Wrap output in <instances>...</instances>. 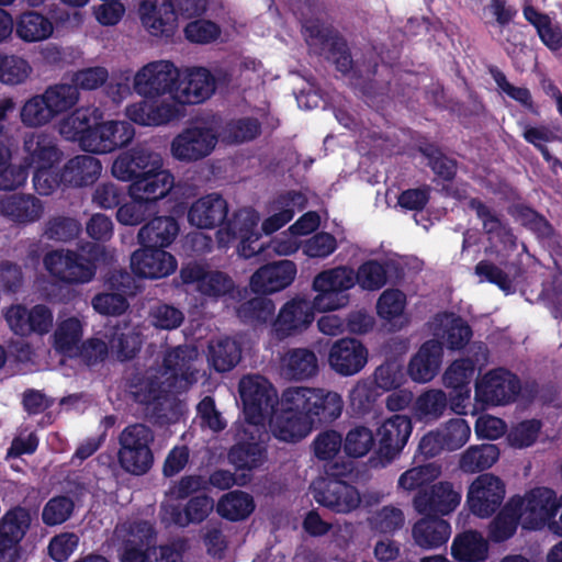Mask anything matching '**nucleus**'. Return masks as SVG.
<instances>
[{
  "instance_id": "nucleus-1",
  "label": "nucleus",
  "mask_w": 562,
  "mask_h": 562,
  "mask_svg": "<svg viewBox=\"0 0 562 562\" xmlns=\"http://www.w3.org/2000/svg\"><path fill=\"white\" fill-rule=\"evenodd\" d=\"M307 199L301 192L280 194L265 204L263 217L254 207H241L216 232L221 247H228L238 239L237 254L243 258H252L266 249L278 256H290L302 248L300 237L289 227L271 238L267 245L260 239L262 235H272L284 227L297 211L306 206Z\"/></svg>"
},
{
  "instance_id": "nucleus-2",
  "label": "nucleus",
  "mask_w": 562,
  "mask_h": 562,
  "mask_svg": "<svg viewBox=\"0 0 562 562\" xmlns=\"http://www.w3.org/2000/svg\"><path fill=\"white\" fill-rule=\"evenodd\" d=\"M59 134L77 142L88 153L109 154L126 147L135 137V128L127 121L102 120L99 109L79 108L58 124Z\"/></svg>"
},
{
  "instance_id": "nucleus-3",
  "label": "nucleus",
  "mask_w": 562,
  "mask_h": 562,
  "mask_svg": "<svg viewBox=\"0 0 562 562\" xmlns=\"http://www.w3.org/2000/svg\"><path fill=\"white\" fill-rule=\"evenodd\" d=\"M198 356V350L190 346L178 347L168 352L164 359L162 372L159 375L149 373L146 380L134 386L133 394L136 400L147 403L162 394L186 390L196 372L194 362Z\"/></svg>"
},
{
  "instance_id": "nucleus-4",
  "label": "nucleus",
  "mask_w": 562,
  "mask_h": 562,
  "mask_svg": "<svg viewBox=\"0 0 562 562\" xmlns=\"http://www.w3.org/2000/svg\"><path fill=\"white\" fill-rule=\"evenodd\" d=\"M522 529L541 531L548 529L562 536V494L546 486H537L509 499Z\"/></svg>"
},
{
  "instance_id": "nucleus-5",
  "label": "nucleus",
  "mask_w": 562,
  "mask_h": 562,
  "mask_svg": "<svg viewBox=\"0 0 562 562\" xmlns=\"http://www.w3.org/2000/svg\"><path fill=\"white\" fill-rule=\"evenodd\" d=\"M114 537L121 541V562H183L171 546L155 547L156 535L148 521L133 520L119 525Z\"/></svg>"
},
{
  "instance_id": "nucleus-6",
  "label": "nucleus",
  "mask_w": 562,
  "mask_h": 562,
  "mask_svg": "<svg viewBox=\"0 0 562 562\" xmlns=\"http://www.w3.org/2000/svg\"><path fill=\"white\" fill-rule=\"evenodd\" d=\"M23 162L34 170L33 184L37 193L48 195L63 181L56 172V166L63 159V153L54 138L43 133H29L23 140Z\"/></svg>"
},
{
  "instance_id": "nucleus-7",
  "label": "nucleus",
  "mask_w": 562,
  "mask_h": 562,
  "mask_svg": "<svg viewBox=\"0 0 562 562\" xmlns=\"http://www.w3.org/2000/svg\"><path fill=\"white\" fill-rule=\"evenodd\" d=\"M175 186L170 172H158L151 178L133 181L127 189L130 202L122 204L116 212V220L125 226L140 224L159 200L166 198Z\"/></svg>"
},
{
  "instance_id": "nucleus-8",
  "label": "nucleus",
  "mask_w": 562,
  "mask_h": 562,
  "mask_svg": "<svg viewBox=\"0 0 562 562\" xmlns=\"http://www.w3.org/2000/svg\"><path fill=\"white\" fill-rule=\"evenodd\" d=\"M114 258V251L101 246H92L89 258L70 250H56L47 254L44 265L55 278L67 283H86L93 279L100 265L109 263Z\"/></svg>"
},
{
  "instance_id": "nucleus-9",
  "label": "nucleus",
  "mask_w": 562,
  "mask_h": 562,
  "mask_svg": "<svg viewBox=\"0 0 562 562\" xmlns=\"http://www.w3.org/2000/svg\"><path fill=\"white\" fill-rule=\"evenodd\" d=\"M283 404L289 408H301L312 422L328 423L337 419L344 408V400L338 392L324 387L295 386L283 392Z\"/></svg>"
},
{
  "instance_id": "nucleus-10",
  "label": "nucleus",
  "mask_w": 562,
  "mask_h": 562,
  "mask_svg": "<svg viewBox=\"0 0 562 562\" xmlns=\"http://www.w3.org/2000/svg\"><path fill=\"white\" fill-rule=\"evenodd\" d=\"M154 432L143 424L126 427L120 436L119 462L128 473L143 475L154 463L150 445Z\"/></svg>"
},
{
  "instance_id": "nucleus-11",
  "label": "nucleus",
  "mask_w": 562,
  "mask_h": 562,
  "mask_svg": "<svg viewBox=\"0 0 562 562\" xmlns=\"http://www.w3.org/2000/svg\"><path fill=\"white\" fill-rule=\"evenodd\" d=\"M239 394L247 423L259 431L257 427L263 425L278 402L276 390L265 378L248 375L239 382Z\"/></svg>"
},
{
  "instance_id": "nucleus-12",
  "label": "nucleus",
  "mask_w": 562,
  "mask_h": 562,
  "mask_svg": "<svg viewBox=\"0 0 562 562\" xmlns=\"http://www.w3.org/2000/svg\"><path fill=\"white\" fill-rule=\"evenodd\" d=\"M217 142L214 124L194 125L183 130L171 142L170 151L180 161H195L210 155Z\"/></svg>"
},
{
  "instance_id": "nucleus-13",
  "label": "nucleus",
  "mask_w": 562,
  "mask_h": 562,
  "mask_svg": "<svg viewBox=\"0 0 562 562\" xmlns=\"http://www.w3.org/2000/svg\"><path fill=\"white\" fill-rule=\"evenodd\" d=\"M177 69L167 60H156L140 67L133 77V90L142 98H168L173 90Z\"/></svg>"
},
{
  "instance_id": "nucleus-14",
  "label": "nucleus",
  "mask_w": 562,
  "mask_h": 562,
  "mask_svg": "<svg viewBox=\"0 0 562 562\" xmlns=\"http://www.w3.org/2000/svg\"><path fill=\"white\" fill-rule=\"evenodd\" d=\"M125 116L133 123L146 126H166L184 116L179 104H172L168 98H144L125 108Z\"/></svg>"
},
{
  "instance_id": "nucleus-15",
  "label": "nucleus",
  "mask_w": 562,
  "mask_h": 562,
  "mask_svg": "<svg viewBox=\"0 0 562 562\" xmlns=\"http://www.w3.org/2000/svg\"><path fill=\"white\" fill-rule=\"evenodd\" d=\"M105 338L108 341L99 338L90 339L83 346L86 357L98 360L111 352L119 360H126L134 357L140 347L138 333L127 325H124L123 328L112 329L111 334L105 335Z\"/></svg>"
},
{
  "instance_id": "nucleus-16",
  "label": "nucleus",
  "mask_w": 562,
  "mask_h": 562,
  "mask_svg": "<svg viewBox=\"0 0 562 562\" xmlns=\"http://www.w3.org/2000/svg\"><path fill=\"white\" fill-rule=\"evenodd\" d=\"M505 494V483L498 476L481 474L469 486L467 505L475 516L485 518L501 506Z\"/></svg>"
},
{
  "instance_id": "nucleus-17",
  "label": "nucleus",
  "mask_w": 562,
  "mask_h": 562,
  "mask_svg": "<svg viewBox=\"0 0 562 562\" xmlns=\"http://www.w3.org/2000/svg\"><path fill=\"white\" fill-rule=\"evenodd\" d=\"M269 427L272 436L284 442H297L307 437L312 430V422L301 408H289L283 404V395L270 412Z\"/></svg>"
},
{
  "instance_id": "nucleus-18",
  "label": "nucleus",
  "mask_w": 562,
  "mask_h": 562,
  "mask_svg": "<svg viewBox=\"0 0 562 562\" xmlns=\"http://www.w3.org/2000/svg\"><path fill=\"white\" fill-rule=\"evenodd\" d=\"M158 172H169L162 168L161 158L143 149H131L120 154L112 164V175L121 181H135L151 178Z\"/></svg>"
},
{
  "instance_id": "nucleus-19",
  "label": "nucleus",
  "mask_w": 562,
  "mask_h": 562,
  "mask_svg": "<svg viewBox=\"0 0 562 562\" xmlns=\"http://www.w3.org/2000/svg\"><path fill=\"white\" fill-rule=\"evenodd\" d=\"M519 382L510 372L497 369L482 375L475 383V401L485 405H504L514 401Z\"/></svg>"
},
{
  "instance_id": "nucleus-20",
  "label": "nucleus",
  "mask_w": 562,
  "mask_h": 562,
  "mask_svg": "<svg viewBox=\"0 0 562 562\" xmlns=\"http://www.w3.org/2000/svg\"><path fill=\"white\" fill-rule=\"evenodd\" d=\"M215 90L214 78L205 68H194L175 79L170 92L172 104H179L184 112V105L198 104L209 99Z\"/></svg>"
},
{
  "instance_id": "nucleus-21",
  "label": "nucleus",
  "mask_w": 562,
  "mask_h": 562,
  "mask_svg": "<svg viewBox=\"0 0 562 562\" xmlns=\"http://www.w3.org/2000/svg\"><path fill=\"white\" fill-rule=\"evenodd\" d=\"M368 349L355 338L336 340L328 350L327 363L340 376L359 373L368 362Z\"/></svg>"
},
{
  "instance_id": "nucleus-22",
  "label": "nucleus",
  "mask_w": 562,
  "mask_h": 562,
  "mask_svg": "<svg viewBox=\"0 0 562 562\" xmlns=\"http://www.w3.org/2000/svg\"><path fill=\"white\" fill-rule=\"evenodd\" d=\"M314 321L311 302L295 297L286 302L272 324L271 335L281 340L307 329Z\"/></svg>"
},
{
  "instance_id": "nucleus-23",
  "label": "nucleus",
  "mask_w": 562,
  "mask_h": 562,
  "mask_svg": "<svg viewBox=\"0 0 562 562\" xmlns=\"http://www.w3.org/2000/svg\"><path fill=\"white\" fill-rule=\"evenodd\" d=\"M144 246L131 256V269L135 276L161 279L177 270L178 263L173 255L160 248Z\"/></svg>"
},
{
  "instance_id": "nucleus-24",
  "label": "nucleus",
  "mask_w": 562,
  "mask_h": 562,
  "mask_svg": "<svg viewBox=\"0 0 562 562\" xmlns=\"http://www.w3.org/2000/svg\"><path fill=\"white\" fill-rule=\"evenodd\" d=\"M138 15L144 29L153 36H170L178 21L176 5L171 0H143Z\"/></svg>"
},
{
  "instance_id": "nucleus-25",
  "label": "nucleus",
  "mask_w": 562,
  "mask_h": 562,
  "mask_svg": "<svg viewBox=\"0 0 562 562\" xmlns=\"http://www.w3.org/2000/svg\"><path fill=\"white\" fill-rule=\"evenodd\" d=\"M10 329L21 336L35 333L47 334L53 326V313L44 305H36L26 310L22 305H12L3 313Z\"/></svg>"
},
{
  "instance_id": "nucleus-26",
  "label": "nucleus",
  "mask_w": 562,
  "mask_h": 562,
  "mask_svg": "<svg viewBox=\"0 0 562 562\" xmlns=\"http://www.w3.org/2000/svg\"><path fill=\"white\" fill-rule=\"evenodd\" d=\"M32 515L23 507H14L0 519V562H13L16 546L31 527Z\"/></svg>"
},
{
  "instance_id": "nucleus-27",
  "label": "nucleus",
  "mask_w": 562,
  "mask_h": 562,
  "mask_svg": "<svg viewBox=\"0 0 562 562\" xmlns=\"http://www.w3.org/2000/svg\"><path fill=\"white\" fill-rule=\"evenodd\" d=\"M297 268L291 260H280L260 267L250 278L255 293L271 294L288 288L296 278Z\"/></svg>"
},
{
  "instance_id": "nucleus-28",
  "label": "nucleus",
  "mask_w": 562,
  "mask_h": 562,
  "mask_svg": "<svg viewBox=\"0 0 562 562\" xmlns=\"http://www.w3.org/2000/svg\"><path fill=\"white\" fill-rule=\"evenodd\" d=\"M214 502L209 496L192 497L183 507L178 503H162L161 520L166 525L187 527L200 524L212 513Z\"/></svg>"
},
{
  "instance_id": "nucleus-29",
  "label": "nucleus",
  "mask_w": 562,
  "mask_h": 562,
  "mask_svg": "<svg viewBox=\"0 0 562 562\" xmlns=\"http://www.w3.org/2000/svg\"><path fill=\"white\" fill-rule=\"evenodd\" d=\"M314 490L316 502L336 513H350L361 501L355 487L337 480L318 482Z\"/></svg>"
},
{
  "instance_id": "nucleus-30",
  "label": "nucleus",
  "mask_w": 562,
  "mask_h": 562,
  "mask_svg": "<svg viewBox=\"0 0 562 562\" xmlns=\"http://www.w3.org/2000/svg\"><path fill=\"white\" fill-rule=\"evenodd\" d=\"M228 214V204L217 193L206 194L194 201L188 211V221L192 226L212 229L222 225Z\"/></svg>"
},
{
  "instance_id": "nucleus-31",
  "label": "nucleus",
  "mask_w": 562,
  "mask_h": 562,
  "mask_svg": "<svg viewBox=\"0 0 562 562\" xmlns=\"http://www.w3.org/2000/svg\"><path fill=\"white\" fill-rule=\"evenodd\" d=\"M461 501V492L452 484L440 482L429 492L419 493L414 498V507L420 514L447 515L454 510Z\"/></svg>"
},
{
  "instance_id": "nucleus-32",
  "label": "nucleus",
  "mask_w": 562,
  "mask_h": 562,
  "mask_svg": "<svg viewBox=\"0 0 562 562\" xmlns=\"http://www.w3.org/2000/svg\"><path fill=\"white\" fill-rule=\"evenodd\" d=\"M184 283L196 284V289L205 296L218 297L233 289L232 280L222 272L205 271L200 265H187L181 270Z\"/></svg>"
},
{
  "instance_id": "nucleus-33",
  "label": "nucleus",
  "mask_w": 562,
  "mask_h": 562,
  "mask_svg": "<svg viewBox=\"0 0 562 562\" xmlns=\"http://www.w3.org/2000/svg\"><path fill=\"white\" fill-rule=\"evenodd\" d=\"M412 429V422L405 415H393L384 419L376 430L381 450L390 456L398 453L407 443Z\"/></svg>"
},
{
  "instance_id": "nucleus-34",
  "label": "nucleus",
  "mask_w": 562,
  "mask_h": 562,
  "mask_svg": "<svg viewBox=\"0 0 562 562\" xmlns=\"http://www.w3.org/2000/svg\"><path fill=\"white\" fill-rule=\"evenodd\" d=\"M475 373V366L469 359L454 361L443 374V384L456 392L457 400H452L451 407L462 414L464 409L463 402L470 397L469 383Z\"/></svg>"
},
{
  "instance_id": "nucleus-35",
  "label": "nucleus",
  "mask_w": 562,
  "mask_h": 562,
  "mask_svg": "<svg viewBox=\"0 0 562 562\" xmlns=\"http://www.w3.org/2000/svg\"><path fill=\"white\" fill-rule=\"evenodd\" d=\"M442 358V346L437 340L426 341L412 359L408 373L420 383L428 382L438 373Z\"/></svg>"
},
{
  "instance_id": "nucleus-36",
  "label": "nucleus",
  "mask_w": 562,
  "mask_h": 562,
  "mask_svg": "<svg viewBox=\"0 0 562 562\" xmlns=\"http://www.w3.org/2000/svg\"><path fill=\"white\" fill-rule=\"evenodd\" d=\"M179 234V225L171 216H157L138 231L137 238L142 245L165 248L173 243Z\"/></svg>"
},
{
  "instance_id": "nucleus-37",
  "label": "nucleus",
  "mask_w": 562,
  "mask_h": 562,
  "mask_svg": "<svg viewBox=\"0 0 562 562\" xmlns=\"http://www.w3.org/2000/svg\"><path fill=\"white\" fill-rule=\"evenodd\" d=\"M83 322L76 316L59 318L53 335L55 349L66 356L74 357L81 351Z\"/></svg>"
},
{
  "instance_id": "nucleus-38",
  "label": "nucleus",
  "mask_w": 562,
  "mask_h": 562,
  "mask_svg": "<svg viewBox=\"0 0 562 562\" xmlns=\"http://www.w3.org/2000/svg\"><path fill=\"white\" fill-rule=\"evenodd\" d=\"M16 36L25 43H37L49 38L54 32L52 21L35 11L18 15L14 22Z\"/></svg>"
},
{
  "instance_id": "nucleus-39",
  "label": "nucleus",
  "mask_w": 562,
  "mask_h": 562,
  "mask_svg": "<svg viewBox=\"0 0 562 562\" xmlns=\"http://www.w3.org/2000/svg\"><path fill=\"white\" fill-rule=\"evenodd\" d=\"M431 326L434 335L443 339L450 349L464 347L471 338L469 326L454 314L438 315Z\"/></svg>"
},
{
  "instance_id": "nucleus-40",
  "label": "nucleus",
  "mask_w": 562,
  "mask_h": 562,
  "mask_svg": "<svg viewBox=\"0 0 562 562\" xmlns=\"http://www.w3.org/2000/svg\"><path fill=\"white\" fill-rule=\"evenodd\" d=\"M101 170L102 166L98 158L81 155L67 162L61 179L67 184L82 187L93 183L101 175Z\"/></svg>"
},
{
  "instance_id": "nucleus-41",
  "label": "nucleus",
  "mask_w": 562,
  "mask_h": 562,
  "mask_svg": "<svg viewBox=\"0 0 562 562\" xmlns=\"http://www.w3.org/2000/svg\"><path fill=\"white\" fill-rule=\"evenodd\" d=\"M413 539L423 549H435L445 544L451 535L450 525L438 518H424L413 527Z\"/></svg>"
},
{
  "instance_id": "nucleus-42",
  "label": "nucleus",
  "mask_w": 562,
  "mask_h": 562,
  "mask_svg": "<svg viewBox=\"0 0 562 562\" xmlns=\"http://www.w3.org/2000/svg\"><path fill=\"white\" fill-rule=\"evenodd\" d=\"M281 368L284 374L291 379H308L317 374L318 360L312 350L294 348L284 353L281 359Z\"/></svg>"
},
{
  "instance_id": "nucleus-43",
  "label": "nucleus",
  "mask_w": 562,
  "mask_h": 562,
  "mask_svg": "<svg viewBox=\"0 0 562 562\" xmlns=\"http://www.w3.org/2000/svg\"><path fill=\"white\" fill-rule=\"evenodd\" d=\"M406 304L407 299L404 292L397 289H387L376 301V313L390 325L403 327L408 323Z\"/></svg>"
},
{
  "instance_id": "nucleus-44",
  "label": "nucleus",
  "mask_w": 562,
  "mask_h": 562,
  "mask_svg": "<svg viewBox=\"0 0 562 562\" xmlns=\"http://www.w3.org/2000/svg\"><path fill=\"white\" fill-rule=\"evenodd\" d=\"M42 212L40 201L30 195H10L0 201V213L16 223L34 222Z\"/></svg>"
},
{
  "instance_id": "nucleus-45",
  "label": "nucleus",
  "mask_w": 562,
  "mask_h": 562,
  "mask_svg": "<svg viewBox=\"0 0 562 562\" xmlns=\"http://www.w3.org/2000/svg\"><path fill=\"white\" fill-rule=\"evenodd\" d=\"M488 543L476 531H468L457 536L451 546V554L462 562H481L487 558Z\"/></svg>"
},
{
  "instance_id": "nucleus-46",
  "label": "nucleus",
  "mask_w": 562,
  "mask_h": 562,
  "mask_svg": "<svg viewBox=\"0 0 562 562\" xmlns=\"http://www.w3.org/2000/svg\"><path fill=\"white\" fill-rule=\"evenodd\" d=\"M255 502L251 495L233 491L223 495L216 505L217 514L229 521L247 519L255 510Z\"/></svg>"
},
{
  "instance_id": "nucleus-47",
  "label": "nucleus",
  "mask_w": 562,
  "mask_h": 562,
  "mask_svg": "<svg viewBox=\"0 0 562 562\" xmlns=\"http://www.w3.org/2000/svg\"><path fill=\"white\" fill-rule=\"evenodd\" d=\"M499 458L495 445H475L463 451L459 459V468L465 473H475L490 469Z\"/></svg>"
},
{
  "instance_id": "nucleus-48",
  "label": "nucleus",
  "mask_w": 562,
  "mask_h": 562,
  "mask_svg": "<svg viewBox=\"0 0 562 562\" xmlns=\"http://www.w3.org/2000/svg\"><path fill=\"white\" fill-rule=\"evenodd\" d=\"M33 74L31 63L19 55H0V82L5 86L25 83Z\"/></svg>"
},
{
  "instance_id": "nucleus-49",
  "label": "nucleus",
  "mask_w": 562,
  "mask_h": 562,
  "mask_svg": "<svg viewBox=\"0 0 562 562\" xmlns=\"http://www.w3.org/2000/svg\"><path fill=\"white\" fill-rule=\"evenodd\" d=\"M524 15L536 27L540 40L549 49L558 50L562 47V31L557 22L531 7L524 10Z\"/></svg>"
},
{
  "instance_id": "nucleus-50",
  "label": "nucleus",
  "mask_w": 562,
  "mask_h": 562,
  "mask_svg": "<svg viewBox=\"0 0 562 562\" xmlns=\"http://www.w3.org/2000/svg\"><path fill=\"white\" fill-rule=\"evenodd\" d=\"M209 359L217 371H229L240 360V348L234 339H217L210 345Z\"/></svg>"
},
{
  "instance_id": "nucleus-51",
  "label": "nucleus",
  "mask_w": 562,
  "mask_h": 562,
  "mask_svg": "<svg viewBox=\"0 0 562 562\" xmlns=\"http://www.w3.org/2000/svg\"><path fill=\"white\" fill-rule=\"evenodd\" d=\"M42 94L54 117L67 112L79 101L77 87L67 83L50 86Z\"/></svg>"
},
{
  "instance_id": "nucleus-52",
  "label": "nucleus",
  "mask_w": 562,
  "mask_h": 562,
  "mask_svg": "<svg viewBox=\"0 0 562 562\" xmlns=\"http://www.w3.org/2000/svg\"><path fill=\"white\" fill-rule=\"evenodd\" d=\"M353 286L357 284L364 291H378L385 285L387 272L382 262L367 260L357 271L353 270Z\"/></svg>"
},
{
  "instance_id": "nucleus-53",
  "label": "nucleus",
  "mask_w": 562,
  "mask_h": 562,
  "mask_svg": "<svg viewBox=\"0 0 562 562\" xmlns=\"http://www.w3.org/2000/svg\"><path fill=\"white\" fill-rule=\"evenodd\" d=\"M353 269L348 266H338L317 273L313 283L321 288L349 294L353 288Z\"/></svg>"
},
{
  "instance_id": "nucleus-54",
  "label": "nucleus",
  "mask_w": 562,
  "mask_h": 562,
  "mask_svg": "<svg viewBox=\"0 0 562 562\" xmlns=\"http://www.w3.org/2000/svg\"><path fill=\"white\" fill-rule=\"evenodd\" d=\"M20 119L27 127H41L52 122L55 117L43 94H35L29 98L21 106Z\"/></svg>"
},
{
  "instance_id": "nucleus-55",
  "label": "nucleus",
  "mask_w": 562,
  "mask_h": 562,
  "mask_svg": "<svg viewBox=\"0 0 562 562\" xmlns=\"http://www.w3.org/2000/svg\"><path fill=\"white\" fill-rule=\"evenodd\" d=\"M446 406V394L441 390H429L417 398L414 414L418 420L430 422L439 418Z\"/></svg>"
},
{
  "instance_id": "nucleus-56",
  "label": "nucleus",
  "mask_w": 562,
  "mask_h": 562,
  "mask_svg": "<svg viewBox=\"0 0 562 562\" xmlns=\"http://www.w3.org/2000/svg\"><path fill=\"white\" fill-rule=\"evenodd\" d=\"M231 462L241 470H254L266 461V450L258 442L239 443L231 450Z\"/></svg>"
},
{
  "instance_id": "nucleus-57",
  "label": "nucleus",
  "mask_w": 562,
  "mask_h": 562,
  "mask_svg": "<svg viewBox=\"0 0 562 562\" xmlns=\"http://www.w3.org/2000/svg\"><path fill=\"white\" fill-rule=\"evenodd\" d=\"M11 158L10 149L0 143V189L14 190L25 183L27 179L26 167L9 164Z\"/></svg>"
},
{
  "instance_id": "nucleus-58",
  "label": "nucleus",
  "mask_w": 562,
  "mask_h": 562,
  "mask_svg": "<svg viewBox=\"0 0 562 562\" xmlns=\"http://www.w3.org/2000/svg\"><path fill=\"white\" fill-rule=\"evenodd\" d=\"M515 508H509V501L488 526V539L493 542H503L514 536L518 525Z\"/></svg>"
},
{
  "instance_id": "nucleus-59",
  "label": "nucleus",
  "mask_w": 562,
  "mask_h": 562,
  "mask_svg": "<svg viewBox=\"0 0 562 562\" xmlns=\"http://www.w3.org/2000/svg\"><path fill=\"white\" fill-rule=\"evenodd\" d=\"M312 289L316 293L311 303L314 312L326 313L337 311L346 307L350 302L349 294L321 288L314 283H312Z\"/></svg>"
},
{
  "instance_id": "nucleus-60",
  "label": "nucleus",
  "mask_w": 562,
  "mask_h": 562,
  "mask_svg": "<svg viewBox=\"0 0 562 562\" xmlns=\"http://www.w3.org/2000/svg\"><path fill=\"white\" fill-rule=\"evenodd\" d=\"M439 431L446 450L450 451L463 447L471 436V427L462 418L449 420Z\"/></svg>"
},
{
  "instance_id": "nucleus-61",
  "label": "nucleus",
  "mask_w": 562,
  "mask_h": 562,
  "mask_svg": "<svg viewBox=\"0 0 562 562\" xmlns=\"http://www.w3.org/2000/svg\"><path fill=\"white\" fill-rule=\"evenodd\" d=\"M440 474V468L434 463L415 467L405 471L398 479V486L405 491H414L427 484Z\"/></svg>"
},
{
  "instance_id": "nucleus-62",
  "label": "nucleus",
  "mask_w": 562,
  "mask_h": 562,
  "mask_svg": "<svg viewBox=\"0 0 562 562\" xmlns=\"http://www.w3.org/2000/svg\"><path fill=\"white\" fill-rule=\"evenodd\" d=\"M74 503L66 496L49 499L43 510L42 520L47 526H57L65 522L72 514Z\"/></svg>"
},
{
  "instance_id": "nucleus-63",
  "label": "nucleus",
  "mask_w": 562,
  "mask_h": 562,
  "mask_svg": "<svg viewBox=\"0 0 562 562\" xmlns=\"http://www.w3.org/2000/svg\"><path fill=\"white\" fill-rule=\"evenodd\" d=\"M276 306L272 300L256 297L238 310V316L245 322L266 323L274 314Z\"/></svg>"
},
{
  "instance_id": "nucleus-64",
  "label": "nucleus",
  "mask_w": 562,
  "mask_h": 562,
  "mask_svg": "<svg viewBox=\"0 0 562 562\" xmlns=\"http://www.w3.org/2000/svg\"><path fill=\"white\" fill-rule=\"evenodd\" d=\"M337 249V240L329 233H317L303 243V254L313 259H323Z\"/></svg>"
}]
</instances>
